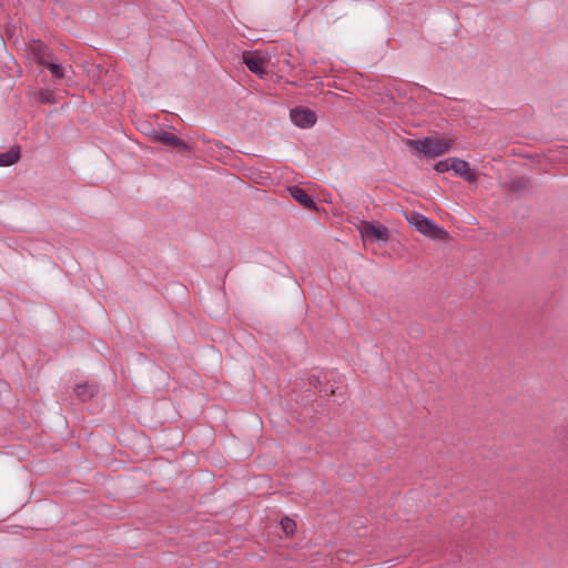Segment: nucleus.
Returning <instances> with one entry per match:
<instances>
[{
	"mask_svg": "<svg viewBox=\"0 0 568 568\" xmlns=\"http://www.w3.org/2000/svg\"><path fill=\"white\" fill-rule=\"evenodd\" d=\"M408 144L418 153L435 158L448 152L453 145L449 138L429 136L423 140H410Z\"/></svg>",
	"mask_w": 568,
	"mask_h": 568,
	"instance_id": "obj_1",
	"label": "nucleus"
},
{
	"mask_svg": "<svg viewBox=\"0 0 568 568\" xmlns=\"http://www.w3.org/2000/svg\"><path fill=\"white\" fill-rule=\"evenodd\" d=\"M407 222L414 226L419 233L433 240H446L448 233L436 225L433 221L419 213H409L406 215Z\"/></svg>",
	"mask_w": 568,
	"mask_h": 568,
	"instance_id": "obj_2",
	"label": "nucleus"
},
{
	"mask_svg": "<svg viewBox=\"0 0 568 568\" xmlns=\"http://www.w3.org/2000/svg\"><path fill=\"white\" fill-rule=\"evenodd\" d=\"M362 240L365 244L374 242H387L389 231L386 226L375 222H361L358 225Z\"/></svg>",
	"mask_w": 568,
	"mask_h": 568,
	"instance_id": "obj_3",
	"label": "nucleus"
},
{
	"mask_svg": "<svg viewBox=\"0 0 568 568\" xmlns=\"http://www.w3.org/2000/svg\"><path fill=\"white\" fill-rule=\"evenodd\" d=\"M243 62L248 68V70L260 78H263L267 71L266 68L270 62V55L265 51H245L243 52Z\"/></svg>",
	"mask_w": 568,
	"mask_h": 568,
	"instance_id": "obj_4",
	"label": "nucleus"
},
{
	"mask_svg": "<svg viewBox=\"0 0 568 568\" xmlns=\"http://www.w3.org/2000/svg\"><path fill=\"white\" fill-rule=\"evenodd\" d=\"M345 392L346 385L344 376L334 371L325 372L322 393H325L326 397H343Z\"/></svg>",
	"mask_w": 568,
	"mask_h": 568,
	"instance_id": "obj_5",
	"label": "nucleus"
},
{
	"mask_svg": "<svg viewBox=\"0 0 568 568\" xmlns=\"http://www.w3.org/2000/svg\"><path fill=\"white\" fill-rule=\"evenodd\" d=\"M290 116L295 125L303 129L311 128L316 123L317 120L316 113L304 106L292 109Z\"/></svg>",
	"mask_w": 568,
	"mask_h": 568,
	"instance_id": "obj_6",
	"label": "nucleus"
},
{
	"mask_svg": "<svg viewBox=\"0 0 568 568\" xmlns=\"http://www.w3.org/2000/svg\"><path fill=\"white\" fill-rule=\"evenodd\" d=\"M454 173L467 182H475L477 175L475 171L469 166L468 162L460 160L458 158H454L453 170Z\"/></svg>",
	"mask_w": 568,
	"mask_h": 568,
	"instance_id": "obj_7",
	"label": "nucleus"
},
{
	"mask_svg": "<svg viewBox=\"0 0 568 568\" xmlns=\"http://www.w3.org/2000/svg\"><path fill=\"white\" fill-rule=\"evenodd\" d=\"M155 140L164 145H169L181 151H189L190 148L185 144L184 141L179 139L176 135L170 132H161L155 135Z\"/></svg>",
	"mask_w": 568,
	"mask_h": 568,
	"instance_id": "obj_8",
	"label": "nucleus"
},
{
	"mask_svg": "<svg viewBox=\"0 0 568 568\" xmlns=\"http://www.w3.org/2000/svg\"><path fill=\"white\" fill-rule=\"evenodd\" d=\"M29 50L40 64L45 65L52 59L48 47L40 41L31 43Z\"/></svg>",
	"mask_w": 568,
	"mask_h": 568,
	"instance_id": "obj_9",
	"label": "nucleus"
},
{
	"mask_svg": "<svg viewBox=\"0 0 568 568\" xmlns=\"http://www.w3.org/2000/svg\"><path fill=\"white\" fill-rule=\"evenodd\" d=\"M292 197L308 210H317L313 199L300 186H292L288 189Z\"/></svg>",
	"mask_w": 568,
	"mask_h": 568,
	"instance_id": "obj_10",
	"label": "nucleus"
},
{
	"mask_svg": "<svg viewBox=\"0 0 568 568\" xmlns=\"http://www.w3.org/2000/svg\"><path fill=\"white\" fill-rule=\"evenodd\" d=\"M74 392L79 399L85 402L94 396V394L97 393V386L94 384L89 383L78 384L75 386Z\"/></svg>",
	"mask_w": 568,
	"mask_h": 568,
	"instance_id": "obj_11",
	"label": "nucleus"
},
{
	"mask_svg": "<svg viewBox=\"0 0 568 568\" xmlns=\"http://www.w3.org/2000/svg\"><path fill=\"white\" fill-rule=\"evenodd\" d=\"M20 158L19 149H11L8 152L0 153V166H9L18 162Z\"/></svg>",
	"mask_w": 568,
	"mask_h": 568,
	"instance_id": "obj_12",
	"label": "nucleus"
},
{
	"mask_svg": "<svg viewBox=\"0 0 568 568\" xmlns=\"http://www.w3.org/2000/svg\"><path fill=\"white\" fill-rule=\"evenodd\" d=\"M281 527L286 536H293L296 530V523L290 517L281 519Z\"/></svg>",
	"mask_w": 568,
	"mask_h": 568,
	"instance_id": "obj_13",
	"label": "nucleus"
},
{
	"mask_svg": "<svg viewBox=\"0 0 568 568\" xmlns=\"http://www.w3.org/2000/svg\"><path fill=\"white\" fill-rule=\"evenodd\" d=\"M45 67L50 70L51 74L57 79H61L64 77V70L62 65L55 63L52 59L45 64Z\"/></svg>",
	"mask_w": 568,
	"mask_h": 568,
	"instance_id": "obj_14",
	"label": "nucleus"
},
{
	"mask_svg": "<svg viewBox=\"0 0 568 568\" xmlns=\"http://www.w3.org/2000/svg\"><path fill=\"white\" fill-rule=\"evenodd\" d=\"M453 163H454V158H448L446 160L437 162L435 164V170L438 173H445L449 170H453Z\"/></svg>",
	"mask_w": 568,
	"mask_h": 568,
	"instance_id": "obj_15",
	"label": "nucleus"
},
{
	"mask_svg": "<svg viewBox=\"0 0 568 568\" xmlns=\"http://www.w3.org/2000/svg\"><path fill=\"white\" fill-rule=\"evenodd\" d=\"M39 97H40V101L43 103H53L54 102L53 92H51L49 90L41 91Z\"/></svg>",
	"mask_w": 568,
	"mask_h": 568,
	"instance_id": "obj_16",
	"label": "nucleus"
}]
</instances>
